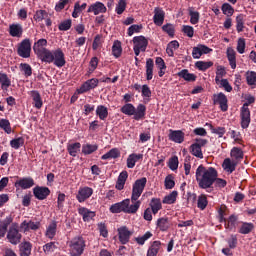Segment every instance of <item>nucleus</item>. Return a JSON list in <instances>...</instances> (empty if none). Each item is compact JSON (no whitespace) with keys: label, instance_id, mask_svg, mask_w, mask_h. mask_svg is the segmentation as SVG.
Masks as SVG:
<instances>
[{"label":"nucleus","instance_id":"1","mask_svg":"<svg viewBox=\"0 0 256 256\" xmlns=\"http://www.w3.org/2000/svg\"><path fill=\"white\" fill-rule=\"evenodd\" d=\"M147 185V178L143 177L136 180L132 187V195L131 200L125 199L121 202L115 203L110 207L111 213H128L134 215L139 211V207H141V201L139 197L143 195V191H145V186ZM132 201V204H131Z\"/></svg>","mask_w":256,"mask_h":256},{"label":"nucleus","instance_id":"2","mask_svg":"<svg viewBox=\"0 0 256 256\" xmlns=\"http://www.w3.org/2000/svg\"><path fill=\"white\" fill-rule=\"evenodd\" d=\"M219 177L217 169L205 167L203 164L196 169V181L200 189H211Z\"/></svg>","mask_w":256,"mask_h":256},{"label":"nucleus","instance_id":"3","mask_svg":"<svg viewBox=\"0 0 256 256\" xmlns=\"http://www.w3.org/2000/svg\"><path fill=\"white\" fill-rule=\"evenodd\" d=\"M147 112V107L144 104H139L137 108L133 104L127 103L121 107V113L124 115L132 116L135 121H141L145 119V113Z\"/></svg>","mask_w":256,"mask_h":256},{"label":"nucleus","instance_id":"4","mask_svg":"<svg viewBox=\"0 0 256 256\" xmlns=\"http://www.w3.org/2000/svg\"><path fill=\"white\" fill-rule=\"evenodd\" d=\"M255 103V98L251 95L246 97V103L240 109V119L242 129H247L251 123V110H249V105Z\"/></svg>","mask_w":256,"mask_h":256},{"label":"nucleus","instance_id":"5","mask_svg":"<svg viewBox=\"0 0 256 256\" xmlns=\"http://www.w3.org/2000/svg\"><path fill=\"white\" fill-rule=\"evenodd\" d=\"M85 251V239L81 236L74 237L70 241V252L72 256H81Z\"/></svg>","mask_w":256,"mask_h":256},{"label":"nucleus","instance_id":"6","mask_svg":"<svg viewBox=\"0 0 256 256\" xmlns=\"http://www.w3.org/2000/svg\"><path fill=\"white\" fill-rule=\"evenodd\" d=\"M207 143V139L196 138L194 140V143L191 144L190 146V153L194 155V157H197L198 159H203V150H201V148L205 147Z\"/></svg>","mask_w":256,"mask_h":256},{"label":"nucleus","instance_id":"7","mask_svg":"<svg viewBox=\"0 0 256 256\" xmlns=\"http://www.w3.org/2000/svg\"><path fill=\"white\" fill-rule=\"evenodd\" d=\"M23 235L19 233V228L17 224H13L9 227L6 235V239L11 243V245H19L21 243Z\"/></svg>","mask_w":256,"mask_h":256},{"label":"nucleus","instance_id":"8","mask_svg":"<svg viewBox=\"0 0 256 256\" xmlns=\"http://www.w3.org/2000/svg\"><path fill=\"white\" fill-rule=\"evenodd\" d=\"M17 54L23 59L31 57V40L26 38L18 44Z\"/></svg>","mask_w":256,"mask_h":256},{"label":"nucleus","instance_id":"9","mask_svg":"<svg viewBox=\"0 0 256 256\" xmlns=\"http://www.w3.org/2000/svg\"><path fill=\"white\" fill-rule=\"evenodd\" d=\"M134 43V53L136 57H139V54L142 52H145L147 50V45H149V41H147V38L145 36H136L133 38Z\"/></svg>","mask_w":256,"mask_h":256},{"label":"nucleus","instance_id":"10","mask_svg":"<svg viewBox=\"0 0 256 256\" xmlns=\"http://www.w3.org/2000/svg\"><path fill=\"white\" fill-rule=\"evenodd\" d=\"M118 231V239L122 245H127L133 236V231L129 230L127 226H121L117 229Z\"/></svg>","mask_w":256,"mask_h":256},{"label":"nucleus","instance_id":"11","mask_svg":"<svg viewBox=\"0 0 256 256\" xmlns=\"http://www.w3.org/2000/svg\"><path fill=\"white\" fill-rule=\"evenodd\" d=\"M227 103V96L223 92L213 95V104L219 105L221 111L225 112L229 109V105Z\"/></svg>","mask_w":256,"mask_h":256},{"label":"nucleus","instance_id":"12","mask_svg":"<svg viewBox=\"0 0 256 256\" xmlns=\"http://www.w3.org/2000/svg\"><path fill=\"white\" fill-rule=\"evenodd\" d=\"M20 229H22L24 233H29V231H39V229H41V222H35L33 220H24L20 224Z\"/></svg>","mask_w":256,"mask_h":256},{"label":"nucleus","instance_id":"13","mask_svg":"<svg viewBox=\"0 0 256 256\" xmlns=\"http://www.w3.org/2000/svg\"><path fill=\"white\" fill-rule=\"evenodd\" d=\"M33 195L38 201H45L51 195V190L45 186H36L33 188Z\"/></svg>","mask_w":256,"mask_h":256},{"label":"nucleus","instance_id":"14","mask_svg":"<svg viewBox=\"0 0 256 256\" xmlns=\"http://www.w3.org/2000/svg\"><path fill=\"white\" fill-rule=\"evenodd\" d=\"M91 195H93V188L87 186L80 187L76 195V199L78 203H85V201H87Z\"/></svg>","mask_w":256,"mask_h":256},{"label":"nucleus","instance_id":"15","mask_svg":"<svg viewBox=\"0 0 256 256\" xmlns=\"http://www.w3.org/2000/svg\"><path fill=\"white\" fill-rule=\"evenodd\" d=\"M35 186V180L32 177H24L17 180L14 184L16 189H31Z\"/></svg>","mask_w":256,"mask_h":256},{"label":"nucleus","instance_id":"16","mask_svg":"<svg viewBox=\"0 0 256 256\" xmlns=\"http://www.w3.org/2000/svg\"><path fill=\"white\" fill-rule=\"evenodd\" d=\"M211 51H213V49H211L203 44H200L193 48L192 57H193V59H201V56L207 55V54L211 53Z\"/></svg>","mask_w":256,"mask_h":256},{"label":"nucleus","instance_id":"17","mask_svg":"<svg viewBox=\"0 0 256 256\" xmlns=\"http://www.w3.org/2000/svg\"><path fill=\"white\" fill-rule=\"evenodd\" d=\"M87 13H93V15L107 13V6L102 2H95L88 7Z\"/></svg>","mask_w":256,"mask_h":256},{"label":"nucleus","instance_id":"18","mask_svg":"<svg viewBox=\"0 0 256 256\" xmlns=\"http://www.w3.org/2000/svg\"><path fill=\"white\" fill-rule=\"evenodd\" d=\"M99 85V79L92 78L84 82L81 87L78 89V93L83 94L87 93V91H91V89H95Z\"/></svg>","mask_w":256,"mask_h":256},{"label":"nucleus","instance_id":"19","mask_svg":"<svg viewBox=\"0 0 256 256\" xmlns=\"http://www.w3.org/2000/svg\"><path fill=\"white\" fill-rule=\"evenodd\" d=\"M53 63L56 67H64L66 61H65V54L63 53V50L60 48L53 51Z\"/></svg>","mask_w":256,"mask_h":256},{"label":"nucleus","instance_id":"20","mask_svg":"<svg viewBox=\"0 0 256 256\" xmlns=\"http://www.w3.org/2000/svg\"><path fill=\"white\" fill-rule=\"evenodd\" d=\"M154 23L161 27L165 21V11H163V8L156 7L154 8V17H153Z\"/></svg>","mask_w":256,"mask_h":256},{"label":"nucleus","instance_id":"21","mask_svg":"<svg viewBox=\"0 0 256 256\" xmlns=\"http://www.w3.org/2000/svg\"><path fill=\"white\" fill-rule=\"evenodd\" d=\"M169 139L174 143H183L185 141V133L181 130H170Z\"/></svg>","mask_w":256,"mask_h":256},{"label":"nucleus","instance_id":"22","mask_svg":"<svg viewBox=\"0 0 256 256\" xmlns=\"http://www.w3.org/2000/svg\"><path fill=\"white\" fill-rule=\"evenodd\" d=\"M161 245H162L161 241H159V240L152 242L148 249L147 256L159 255V253H161V251H163V248L161 247Z\"/></svg>","mask_w":256,"mask_h":256},{"label":"nucleus","instance_id":"23","mask_svg":"<svg viewBox=\"0 0 256 256\" xmlns=\"http://www.w3.org/2000/svg\"><path fill=\"white\" fill-rule=\"evenodd\" d=\"M238 162L231 160V158H225L222 163V168L226 173H233L237 169Z\"/></svg>","mask_w":256,"mask_h":256},{"label":"nucleus","instance_id":"24","mask_svg":"<svg viewBox=\"0 0 256 256\" xmlns=\"http://www.w3.org/2000/svg\"><path fill=\"white\" fill-rule=\"evenodd\" d=\"M226 55L231 69H237V53L235 50L231 47L227 48Z\"/></svg>","mask_w":256,"mask_h":256},{"label":"nucleus","instance_id":"25","mask_svg":"<svg viewBox=\"0 0 256 256\" xmlns=\"http://www.w3.org/2000/svg\"><path fill=\"white\" fill-rule=\"evenodd\" d=\"M47 39H39L37 42L34 43L33 46V51L35 53V55H40V53H42L43 51L47 50Z\"/></svg>","mask_w":256,"mask_h":256},{"label":"nucleus","instance_id":"26","mask_svg":"<svg viewBox=\"0 0 256 256\" xmlns=\"http://www.w3.org/2000/svg\"><path fill=\"white\" fill-rule=\"evenodd\" d=\"M128 177H129V174L127 173V171H122L119 174L117 182H116V189H118V191H123Z\"/></svg>","mask_w":256,"mask_h":256},{"label":"nucleus","instance_id":"27","mask_svg":"<svg viewBox=\"0 0 256 256\" xmlns=\"http://www.w3.org/2000/svg\"><path fill=\"white\" fill-rule=\"evenodd\" d=\"M9 35L11 37H21L23 35V26L21 24H11L9 26Z\"/></svg>","mask_w":256,"mask_h":256},{"label":"nucleus","instance_id":"28","mask_svg":"<svg viewBox=\"0 0 256 256\" xmlns=\"http://www.w3.org/2000/svg\"><path fill=\"white\" fill-rule=\"evenodd\" d=\"M157 228L159 231L165 232L169 231V228L171 227V223L169 222V218L167 217H162L157 220Z\"/></svg>","mask_w":256,"mask_h":256},{"label":"nucleus","instance_id":"29","mask_svg":"<svg viewBox=\"0 0 256 256\" xmlns=\"http://www.w3.org/2000/svg\"><path fill=\"white\" fill-rule=\"evenodd\" d=\"M78 213H79V215L82 216L83 221H85V222L91 221V219H93V217H95V212H93L85 207H80L78 209Z\"/></svg>","mask_w":256,"mask_h":256},{"label":"nucleus","instance_id":"30","mask_svg":"<svg viewBox=\"0 0 256 256\" xmlns=\"http://www.w3.org/2000/svg\"><path fill=\"white\" fill-rule=\"evenodd\" d=\"M150 209L152 210L153 215H157L159 211L163 209V205L161 204V199L152 198L150 201Z\"/></svg>","mask_w":256,"mask_h":256},{"label":"nucleus","instance_id":"31","mask_svg":"<svg viewBox=\"0 0 256 256\" xmlns=\"http://www.w3.org/2000/svg\"><path fill=\"white\" fill-rule=\"evenodd\" d=\"M253 229H255V225L251 222H242L238 233H240L241 235H249V233H251V231H253Z\"/></svg>","mask_w":256,"mask_h":256},{"label":"nucleus","instance_id":"32","mask_svg":"<svg viewBox=\"0 0 256 256\" xmlns=\"http://www.w3.org/2000/svg\"><path fill=\"white\" fill-rule=\"evenodd\" d=\"M230 156L234 159L236 163H239V161H243V150L239 147H233L230 151Z\"/></svg>","mask_w":256,"mask_h":256},{"label":"nucleus","instance_id":"33","mask_svg":"<svg viewBox=\"0 0 256 256\" xmlns=\"http://www.w3.org/2000/svg\"><path fill=\"white\" fill-rule=\"evenodd\" d=\"M141 159H143V154H130L127 158L128 169H133V167H135V163Z\"/></svg>","mask_w":256,"mask_h":256},{"label":"nucleus","instance_id":"34","mask_svg":"<svg viewBox=\"0 0 256 256\" xmlns=\"http://www.w3.org/2000/svg\"><path fill=\"white\" fill-rule=\"evenodd\" d=\"M178 77L184 79V81L193 82L197 81V76L195 74L189 73V70L183 69L182 71L178 72Z\"/></svg>","mask_w":256,"mask_h":256},{"label":"nucleus","instance_id":"35","mask_svg":"<svg viewBox=\"0 0 256 256\" xmlns=\"http://www.w3.org/2000/svg\"><path fill=\"white\" fill-rule=\"evenodd\" d=\"M39 59L44 63H53V51L46 49L42 53L38 54Z\"/></svg>","mask_w":256,"mask_h":256},{"label":"nucleus","instance_id":"36","mask_svg":"<svg viewBox=\"0 0 256 256\" xmlns=\"http://www.w3.org/2000/svg\"><path fill=\"white\" fill-rule=\"evenodd\" d=\"M67 151L71 157H77V153L81 151V143L75 142L72 144H68Z\"/></svg>","mask_w":256,"mask_h":256},{"label":"nucleus","instance_id":"37","mask_svg":"<svg viewBox=\"0 0 256 256\" xmlns=\"http://www.w3.org/2000/svg\"><path fill=\"white\" fill-rule=\"evenodd\" d=\"M31 97L34 101V107H36V109H41L43 107V100L41 99L39 91H31Z\"/></svg>","mask_w":256,"mask_h":256},{"label":"nucleus","instance_id":"38","mask_svg":"<svg viewBox=\"0 0 256 256\" xmlns=\"http://www.w3.org/2000/svg\"><path fill=\"white\" fill-rule=\"evenodd\" d=\"M153 67H155V63L153 59L149 58L146 61V79L147 81H151L153 79Z\"/></svg>","mask_w":256,"mask_h":256},{"label":"nucleus","instance_id":"39","mask_svg":"<svg viewBox=\"0 0 256 256\" xmlns=\"http://www.w3.org/2000/svg\"><path fill=\"white\" fill-rule=\"evenodd\" d=\"M45 235L46 237H48V239H53L55 235H57V222L53 221L49 224L46 229Z\"/></svg>","mask_w":256,"mask_h":256},{"label":"nucleus","instance_id":"40","mask_svg":"<svg viewBox=\"0 0 256 256\" xmlns=\"http://www.w3.org/2000/svg\"><path fill=\"white\" fill-rule=\"evenodd\" d=\"M177 49H179V42L177 40H173L170 43H168L166 53L169 57H173Z\"/></svg>","mask_w":256,"mask_h":256},{"label":"nucleus","instance_id":"41","mask_svg":"<svg viewBox=\"0 0 256 256\" xmlns=\"http://www.w3.org/2000/svg\"><path fill=\"white\" fill-rule=\"evenodd\" d=\"M121 53H123V48L121 47V41L116 40L114 41L112 46V55L116 59H119V57H121Z\"/></svg>","mask_w":256,"mask_h":256},{"label":"nucleus","instance_id":"42","mask_svg":"<svg viewBox=\"0 0 256 256\" xmlns=\"http://www.w3.org/2000/svg\"><path fill=\"white\" fill-rule=\"evenodd\" d=\"M245 29V15L239 14L236 17V31L237 33H243Z\"/></svg>","mask_w":256,"mask_h":256},{"label":"nucleus","instance_id":"43","mask_svg":"<svg viewBox=\"0 0 256 256\" xmlns=\"http://www.w3.org/2000/svg\"><path fill=\"white\" fill-rule=\"evenodd\" d=\"M120 155H121V152H119V149L113 148L106 154L102 155L101 159L104 161L107 159H117L118 157H120Z\"/></svg>","mask_w":256,"mask_h":256},{"label":"nucleus","instance_id":"44","mask_svg":"<svg viewBox=\"0 0 256 256\" xmlns=\"http://www.w3.org/2000/svg\"><path fill=\"white\" fill-rule=\"evenodd\" d=\"M177 195H179L177 191H172L169 195L164 197L162 203H164L165 205H173V203L177 201Z\"/></svg>","mask_w":256,"mask_h":256},{"label":"nucleus","instance_id":"45","mask_svg":"<svg viewBox=\"0 0 256 256\" xmlns=\"http://www.w3.org/2000/svg\"><path fill=\"white\" fill-rule=\"evenodd\" d=\"M31 242H24L20 244V253L21 256H29L31 255V249H32Z\"/></svg>","mask_w":256,"mask_h":256},{"label":"nucleus","instance_id":"46","mask_svg":"<svg viewBox=\"0 0 256 256\" xmlns=\"http://www.w3.org/2000/svg\"><path fill=\"white\" fill-rule=\"evenodd\" d=\"M195 67L198 69V71H207V69H211V67H213V62L197 61L195 63Z\"/></svg>","mask_w":256,"mask_h":256},{"label":"nucleus","instance_id":"47","mask_svg":"<svg viewBox=\"0 0 256 256\" xmlns=\"http://www.w3.org/2000/svg\"><path fill=\"white\" fill-rule=\"evenodd\" d=\"M97 149H99L97 144H86L82 146V153L84 155H91L92 153H95Z\"/></svg>","mask_w":256,"mask_h":256},{"label":"nucleus","instance_id":"48","mask_svg":"<svg viewBox=\"0 0 256 256\" xmlns=\"http://www.w3.org/2000/svg\"><path fill=\"white\" fill-rule=\"evenodd\" d=\"M207 205H209V201L207 200V195L201 194L198 197V201H197L198 209H201V211H205V209L207 208Z\"/></svg>","mask_w":256,"mask_h":256},{"label":"nucleus","instance_id":"49","mask_svg":"<svg viewBox=\"0 0 256 256\" xmlns=\"http://www.w3.org/2000/svg\"><path fill=\"white\" fill-rule=\"evenodd\" d=\"M188 13H189V17H190V23L192 25H197V23H199V19L201 17L199 12L194 11L193 8H189Z\"/></svg>","mask_w":256,"mask_h":256},{"label":"nucleus","instance_id":"50","mask_svg":"<svg viewBox=\"0 0 256 256\" xmlns=\"http://www.w3.org/2000/svg\"><path fill=\"white\" fill-rule=\"evenodd\" d=\"M96 115H98L101 121H105V118L109 116V111L107 110V107L100 105L96 109Z\"/></svg>","mask_w":256,"mask_h":256},{"label":"nucleus","instance_id":"51","mask_svg":"<svg viewBox=\"0 0 256 256\" xmlns=\"http://www.w3.org/2000/svg\"><path fill=\"white\" fill-rule=\"evenodd\" d=\"M221 9L223 15H226V17H232L233 13H235V9L229 3L222 4Z\"/></svg>","mask_w":256,"mask_h":256},{"label":"nucleus","instance_id":"52","mask_svg":"<svg viewBox=\"0 0 256 256\" xmlns=\"http://www.w3.org/2000/svg\"><path fill=\"white\" fill-rule=\"evenodd\" d=\"M47 17H49V13H47V11L37 10L34 14V21L41 23V21H43V19H47Z\"/></svg>","mask_w":256,"mask_h":256},{"label":"nucleus","instance_id":"53","mask_svg":"<svg viewBox=\"0 0 256 256\" xmlns=\"http://www.w3.org/2000/svg\"><path fill=\"white\" fill-rule=\"evenodd\" d=\"M246 81L248 85H256V72L255 71H247L245 74Z\"/></svg>","mask_w":256,"mask_h":256},{"label":"nucleus","instance_id":"54","mask_svg":"<svg viewBox=\"0 0 256 256\" xmlns=\"http://www.w3.org/2000/svg\"><path fill=\"white\" fill-rule=\"evenodd\" d=\"M25 145V139L23 137H19L10 141V146L12 149H19Z\"/></svg>","mask_w":256,"mask_h":256},{"label":"nucleus","instance_id":"55","mask_svg":"<svg viewBox=\"0 0 256 256\" xmlns=\"http://www.w3.org/2000/svg\"><path fill=\"white\" fill-rule=\"evenodd\" d=\"M20 71H23L25 77H31L33 75V68L27 63L20 64Z\"/></svg>","mask_w":256,"mask_h":256},{"label":"nucleus","instance_id":"56","mask_svg":"<svg viewBox=\"0 0 256 256\" xmlns=\"http://www.w3.org/2000/svg\"><path fill=\"white\" fill-rule=\"evenodd\" d=\"M125 9H127V0H119L115 9L117 15H123Z\"/></svg>","mask_w":256,"mask_h":256},{"label":"nucleus","instance_id":"57","mask_svg":"<svg viewBox=\"0 0 256 256\" xmlns=\"http://www.w3.org/2000/svg\"><path fill=\"white\" fill-rule=\"evenodd\" d=\"M237 219V216L231 215L228 218L227 223H225L226 229H229L230 231H232V229H235V225H237Z\"/></svg>","mask_w":256,"mask_h":256},{"label":"nucleus","instance_id":"58","mask_svg":"<svg viewBox=\"0 0 256 256\" xmlns=\"http://www.w3.org/2000/svg\"><path fill=\"white\" fill-rule=\"evenodd\" d=\"M11 221V218H6V220L0 225V238L5 237L7 234V228L9 227Z\"/></svg>","mask_w":256,"mask_h":256},{"label":"nucleus","instance_id":"59","mask_svg":"<svg viewBox=\"0 0 256 256\" xmlns=\"http://www.w3.org/2000/svg\"><path fill=\"white\" fill-rule=\"evenodd\" d=\"M0 83L2 85V89H7L8 87H11V80H9L7 74L0 73Z\"/></svg>","mask_w":256,"mask_h":256},{"label":"nucleus","instance_id":"60","mask_svg":"<svg viewBox=\"0 0 256 256\" xmlns=\"http://www.w3.org/2000/svg\"><path fill=\"white\" fill-rule=\"evenodd\" d=\"M0 128L8 135L11 133V123L7 119H0Z\"/></svg>","mask_w":256,"mask_h":256},{"label":"nucleus","instance_id":"61","mask_svg":"<svg viewBox=\"0 0 256 256\" xmlns=\"http://www.w3.org/2000/svg\"><path fill=\"white\" fill-rule=\"evenodd\" d=\"M151 237H153V234L148 231L143 236L135 238V241L138 243V245H145V241L151 239Z\"/></svg>","mask_w":256,"mask_h":256},{"label":"nucleus","instance_id":"62","mask_svg":"<svg viewBox=\"0 0 256 256\" xmlns=\"http://www.w3.org/2000/svg\"><path fill=\"white\" fill-rule=\"evenodd\" d=\"M230 137L234 140V143H238L239 145H241L243 143V138L241 137V132L232 130L230 132Z\"/></svg>","mask_w":256,"mask_h":256},{"label":"nucleus","instance_id":"63","mask_svg":"<svg viewBox=\"0 0 256 256\" xmlns=\"http://www.w3.org/2000/svg\"><path fill=\"white\" fill-rule=\"evenodd\" d=\"M71 25H72L71 19H67V20L62 21L59 24L58 29H59V31H69V29H71Z\"/></svg>","mask_w":256,"mask_h":256},{"label":"nucleus","instance_id":"64","mask_svg":"<svg viewBox=\"0 0 256 256\" xmlns=\"http://www.w3.org/2000/svg\"><path fill=\"white\" fill-rule=\"evenodd\" d=\"M164 183L166 189H173V187H175V180L173 175L166 176Z\"/></svg>","mask_w":256,"mask_h":256}]
</instances>
